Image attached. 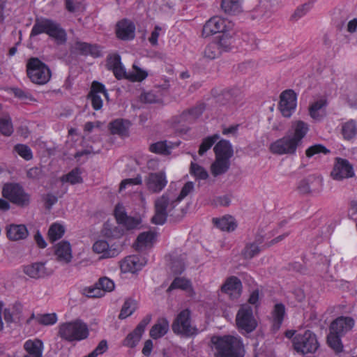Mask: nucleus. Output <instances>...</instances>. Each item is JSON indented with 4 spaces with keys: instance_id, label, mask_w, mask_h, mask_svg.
Wrapping results in <instances>:
<instances>
[{
    "instance_id": "1",
    "label": "nucleus",
    "mask_w": 357,
    "mask_h": 357,
    "mask_svg": "<svg viewBox=\"0 0 357 357\" xmlns=\"http://www.w3.org/2000/svg\"><path fill=\"white\" fill-rule=\"evenodd\" d=\"M308 130L309 126L304 121L293 122L291 129L283 137L271 144V152L278 155L294 154Z\"/></svg>"
},
{
    "instance_id": "2",
    "label": "nucleus",
    "mask_w": 357,
    "mask_h": 357,
    "mask_svg": "<svg viewBox=\"0 0 357 357\" xmlns=\"http://www.w3.org/2000/svg\"><path fill=\"white\" fill-rule=\"evenodd\" d=\"M213 345L214 357H243L245 348L238 335H215L211 340Z\"/></svg>"
},
{
    "instance_id": "3",
    "label": "nucleus",
    "mask_w": 357,
    "mask_h": 357,
    "mask_svg": "<svg viewBox=\"0 0 357 357\" xmlns=\"http://www.w3.org/2000/svg\"><path fill=\"white\" fill-rule=\"evenodd\" d=\"M180 203L176 190L168 189L154 202L155 214L151 222L155 225H163L168 215H173L174 211Z\"/></svg>"
},
{
    "instance_id": "4",
    "label": "nucleus",
    "mask_w": 357,
    "mask_h": 357,
    "mask_svg": "<svg viewBox=\"0 0 357 357\" xmlns=\"http://www.w3.org/2000/svg\"><path fill=\"white\" fill-rule=\"evenodd\" d=\"M58 335L69 342H79L88 337L89 330L86 323L81 319H76L60 324Z\"/></svg>"
},
{
    "instance_id": "5",
    "label": "nucleus",
    "mask_w": 357,
    "mask_h": 357,
    "mask_svg": "<svg viewBox=\"0 0 357 357\" xmlns=\"http://www.w3.org/2000/svg\"><path fill=\"white\" fill-rule=\"evenodd\" d=\"M172 331L184 337L197 335L199 330L192 319L191 311L188 309L181 310L174 319L172 324Z\"/></svg>"
},
{
    "instance_id": "6",
    "label": "nucleus",
    "mask_w": 357,
    "mask_h": 357,
    "mask_svg": "<svg viewBox=\"0 0 357 357\" xmlns=\"http://www.w3.org/2000/svg\"><path fill=\"white\" fill-rule=\"evenodd\" d=\"M43 33L54 38L58 45L64 44L67 39L66 31L56 23L47 19H36L30 36L34 37Z\"/></svg>"
},
{
    "instance_id": "7",
    "label": "nucleus",
    "mask_w": 357,
    "mask_h": 357,
    "mask_svg": "<svg viewBox=\"0 0 357 357\" xmlns=\"http://www.w3.org/2000/svg\"><path fill=\"white\" fill-rule=\"evenodd\" d=\"M26 74L30 80L37 84H45L51 78L48 66L36 57H31L26 63Z\"/></svg>"
},
{
    "instance_id": "8",
    "label": "nucleus",
    "mask_w": 357,
    "mask_h": 357,
    "mask_svg": "<svg viewBox=\"0 0 357 357\" xmlns=\"http://www.w3.org/2000/svg\"><path fill=\"white\" fill-rule=\"evenodd\" d=\"M292 344L294 349L303 355L314 353L319 346L316 335L310 330L295 335Z\"/></svg>"
},
{
    "instance_id": "9",
    "label": "nucleus",
    "mask_w": 357,
    "mask_h": 357,
    "mask_svg": "<svg viewBox=\"0 0 357 357\" xmlns=\"http://www.w3.org/2000/svg\"><path fill=\"white\" fill-rule=\"evenodd\" d=\"M1 194L5 199L18 206L25 207L30 203V195L18 183L4 184Z\"/></svg>"
},
{
    "instance_id": "10",
    "label": "nucleus",
    "mask_w": 357,
    "mask_h": 357,
    "mask_svg": "<svg viewBox=\"0 0 357 357\" xmlns=\"http://www.w3.org/2000/svg\"><path fill=\"white\" fill-rule=\"evenodd\" d=\"M236 321L239 330L251 333L257 326V322L253 315L252 308L248 305H243L237 312Z\"/></svg>"
},
{
    "instance_id": "11",
    "label": "nucleus",
    "mask_w": 357,
    "mask_h": 357,
    "mask_svg": "<svg viewBox=\"0 0 357 357\" xmlns=\"http://www.w3.org/2000/svg\"><path fill=\"white\" fill-rule=\"evenodd\" d=\"M147 190L151 194H158L167 185L168 181L165 171L150 172L144 178Z\"/></svg>"
},
{
    "instance_id": "12",
    "label": "nucleus",
    "mask_w": 357,
    "mask_h": 357,
    "mask_svg": "<svg viewBox=\"0 0 357 357\" xmlns=\"http://www.w3.org/2000/svg\"><path fill=\"white\" fill-rule=\"evenodd\" d=\"M233 24L220 17H213L204 24L202 30V35L204 37L213 35L217 33H225L231 29Z\"/></svg>"
},
{
    "instance_id": "13",
    "label": "nucleus",
    "mask_w": 357,
    "mask_h": 357,
    "mask_svg": "<svg viewBox=\"0 0 357 357\" xmlns=\"http://www.w3.org/2000/svg\"><path fill=\"white\" fill-rule=\"evenodd\" d=\"M331 176L334 180L337 181L351 178L354 176L353 166L347 160L336 158Z\"/></svg>"
},
{
    "instance_id": "14",
    "label": "nucleus",
    "mask_w": 357,
    "mask_h": 357,
    "mask_svg": "<svg viewBox=\"0 0 357 357\" xmlns=\"http://www.w3.org/2000/svg\"><path fill=\"white\" fill-rule=\"evenodd\" d=\"M279 109L282 116L290 117L296 107V94L291 89L285 90L280 95Z\"/></svg>"
},
{
    "instance_id": "15",
    "label": "nucleus",
    "mask_w": 357,
    "mask_h": 357,
    "mask_svg": "<svg viewBox=\"0 0 357 357\" xmlns=\"http://www.w3.org/2000/svg\"><path fill=\"white\" fill-rule=\"evenodd\" d=\"M152 317L151 314H146L142 320L138 324L133 331L130 333L123 341V344L130 348H134L140 341L142 334L146 326L151 322Z\"/></svg>"
},
{
    "instance_id": "16",
    "label": "nucleus",
    "mask_w": 357,
    "mask_h": 357,
    "mask_svg": "<svg viewBox=\"0 0 357 357\" xmlns=\"http://www.w3.org/2000/svg\"><path fill=\"white\" fill-rule=\"evenodd\" d=\"M323 178L319 176H310L307 178L301 180L297 187L301 194L311 192H319L322 190Z\"/></svg>"
},
{
    "instance_id": "17",
    "label": "nucleus",
    "mask_w": 357,
    "mask_h": 357,
    "mask_svg": "<svg viewBox=\"0 0 357 357\" xmlns=\"http://www.w3.org/2000/svg\"><path fill=\"white\" fill-rule=\"evenodd\" d=\"M146 264L145 257L139 255H130L125 257L120 264V268L123 273H134L141 270Z\"/></svg>"
},
{
    "instance_id": "18",
    "label": "nucleus",
    "mask_w": 357,
    "mask_h": 357,
    "mask_svg": "<svg viewBox=\"0 0 357 357\" xmlns=\"http://www.w3.org/2000/svg\"><path fill=\"white\" fill-rule=\"evenodd\" d=\"M354 324L355 321L352 317L341 316L331 322L329 331L344 336L347 333L351 331Z\"/></svg>"
},
{
    "instance_id": "19",
    "label": "nucleus",
    "mask_w": 357,
    "mask_h": 357,
    "mask_svg": "<svg viewBox=\"0 0 357 357\" xmlns=\"http://www.w3.org/2000/svg\"><path fill=\"white\" fill-rule=\"evenodd\" d=\"M242 283L237 277L228 278L221 287L222 292L226 294L231 299L238 298L241 293Z\"/></svg>"
},
{
    "instance_id": "20",
    "label": "nucleus",
    "mask_w": 357,
    "mask_h": 357,
    "mask_svg": "<svg viewBox=\"0 0 357 357\" xmlns=\"http://www.w3.org/2000/svg\"><path fill=\"white\" fill-rule=\"evenodd\" d=\"M135 26L131 21L124 19L116 24V36L124 40H132L135 38Z\"/></svg>"
},
{
    "instance_id": "21",
    "label": "nucleus",
    "mask_w": 357,
    "mask_h": 357,
    "mask_svg": "<svg viewBox=\"0 0 357 357\" xmlns=\"http://www.w3.org/2000/svg\"><path fill=\"white\" fill-rule=\"evenodd\" d=\"M114 215L118 223L125 226L127 229H135L140 223L139 219L128 216L124 208L119 204L115 207Z\"/></svg>"
},
{
    "instance_id": "22",
    "label": "nucleus",
    "mask_w": 357,
    "mask_h": 357,
    "mask_svg": "<svg viewBox=\"0 0 357 357\" xmlns=\"http://www.w3.org/2000/svg\"><path fill=\"white\" fill-rule=\"evenodd\" d=\"M54 254L58 261L68 264L73 257L70 244L65 241L59 242L55 245Z\"/></svg>"
},
{
    "instance_id": "23",
    "label": "nucleus",
    "mask_w": 357,
    "mask_h": 357,
    "mask_svg": "<svg viewBox=\"0 0 357 357\" xmlns=\"http://www.w3.org/2000/svg\"><path fill=\"white\" fill-rule=\"evenodd\" d=\"M24 273L31 278H40L50 275L51 273L47 271L44 263H33L23 267Z\"/></svg>"
},
{
    "instance_id": "24",
    "label": "nucleus",
    "mask_w": 357,
    "mask_h": 357,
    "mask_svg": "<svg viewBox=\"0 0 357 357\" xmlns=\"http://www.w3.org/2000/svg\"><path fill=\"white\" fill-rule=\"evenodd\" d=\"M6 234L10 240L19 241L26 238L29 232L24 225L11 224L6 227Z\"/></svg>"
},
{
    "instance_id": "25",
    "label": "nucleus",
    "mask_w": 357,
    "mask_h": 357,
    "mask_svg": "<svg viewBox=\"0 0 357 357\" xmlns=\"http://www.w3.org/2000/svg\"><path fill=\"white\" fill-rule=\"evenodd\" d=\"M75 51L83 55H91L93 57L101 56L100 47L95 44L77 41L73 46Z\"/></svg>"
},
{
    "instance_id": "26",
    "label": "nucleus",
    "mask_w": 357,
    "mask_h": 357,
    "mask_svg": "<svg viewBox=\"0 0 357 357\" xmlns=\"http://www.w3.org/2000/svg\"><path fill=\"white\" fill-rule=\"evenodd\" d=\"M26 354L24 357H42L43 344L38 339L29 340L24 344Z\"/></svg>"
},
{
    "instance_id": "27",
    "label": "nucleus",
    "mask_w": 357,
    "mask_h": 357,
    "mask_svg": "<svg viewBox=\"0 0 357 357\" xmlns=\"http://www.w3.org/2000/svg\"><path fill=\"white\" fill-rule=\"evenodd\" d=\"M169 328V321L166 318H160L156 323L151 327L149 334L150 336L157 340L162 337L168 332Z\"/></svg>"
},
{
    "instance_id": "28",
    "label": "nucleus",
    "mask_w": 357,
    "mask_h": 357,
    "mask_svg": "<svg viewBox=\"0 0 357 357\" xmlns=\"http://www.w3.org/2000/svg\"><path fill=\"white\" fill-rule=\"evenodd\" d=\"M216 157L230 159L234 154L232 146L229 141L222 139L213 148Z\"/></svg>"
},
{
    "instance_id": "29",
    "label": "nucleus",
    "mask_w": 357,
    "mask_h": 357,
    "mask_svg": "<svg viewBox=\"0 0 357 357\" xmlns=\"http://www.w3.org/2000/svg\"><path fill=\"white\" fill-rule=\"evenodd\" d=\"M93 250L98 254H102L103 258L114 257L117 255L116 249H111L108 243L104 240H98L93 245Z\"/></svg>"
},
{
    "instance_id": "30",
    "label": "nucleus",
    "mask_w": 357,
    "mask_h": 357,
    "mask_svg": "<svg viewBox=\"0 0 357 357\" xmlns=\"http://www.w3.org/2000/svg\"><path fill=\"white\" fill-rule=\"evenodd\" d=\"M213 223L220 230L233 231L237 227L235 219L231 215L223 216L221 218H213Z\"/></svg>"
},
{
    "instance_id": "31",
    "label": "nucleus",
    "mask_w": 357,
    "mask_h": 357,
    "mask_svg": "<svg viewBox=\"0 0 357 357\" xmlns=\"http://www.w3.org/2000/svg\"><path fill=\"white\" fill-rule=\"evenodd\" d=\"M229 167V159L215 156V160L211 165V171L214 176H218L227 172Z\"/></svg>"
},
{
    "instance_id": "32",
    "label": "nucleus",
    "mask_w": 357,
    "mask_h": 357,
    "mask_svg": "<svg viewBox=\"0 0 357 357\" xmlns=\"http://www.w3.org/2000/svg\"><path fill=\"white\" fill-rule=\"evenodd\" d=\"M155 237V234L153 231H146L141 233L137 238L135 243L136 249L142 250L144 248L151 246Z\"/></svg>"
},
{
    "instance_id": "33",
    "label": "nucleus",
    "mask_w": 357,
    "mask_h": 357,
    "mask_svg": "<svg viewBox=\"0 0 357 357\" xmlns=\"http://www.w3.org/2000/svg\"><path fill=\"white\" fill-rule=\"evenodd\" d=\"M130 123L123 119H116L109 123V129L112 134L127 136Z\"/></svg>"
},
{
    "instance_id": "34",
    "label": "nucleus",
    "mask_w": 357,
    "mask_h": 357,
    "mask_svg": "<svg viewBox=\"0 0 357 357\" xmlns=\"http://www.w3.org/2000/svg\"><path fill=\"white\" fill-rule=\"evenodd\" d=\"M204 109V104L197 105L187 111H184L181 115V118L183 121H194L202 114Z\"/></svg>"
},
{
    "instance_id": "35",
    "label": "nucleus",
    "mask_w": 357,
    "mask_h": 357,
    "mask_svg": "<svg viewBox=\"0 0 357 357\" xmlns=\"http://www.w3.org/2000/svg\"><path fill=\"white\" fill-rule=\"evenodd\" d=\"M261 243V241H259L258 243L257 242H250L246 243L244 248L243 249L241 252V255L245 259H251L253 257L258 255L261 249L259 246V244Z\"/></svg>"
},
{
    "instance_id": "36",
    "label": "nucleus",
    "mask_w": 357,
    "mask_h": 357,
    "mask_svg": "<svg viewBox=\"0 0 357 357\" xmlns=\"http://www.w3.org/2000/svg\"><path fill=\"white\" fill-rule=\"evenodd\" d=\"M272 314L273 317V328L274 330H278L284 319L285 314L284 305L282 303L276 304Z\"/></svg>"
},
{
    "instance_id": "37",
    "label": "nucleus",
    "mask_w": 357,
    "mask_h": 357,
    "mask_svg": "<svg viewBox=\"0 0 357 357\" xmlns=\"http://www.w3.org/2000/svg\"><path fill=\"white\" fill-rule=\"evenodd\" d=\"M342 335L330 331L327 336V343L328 346L336 353H340L343 350V344L341 341Z\"/></svg>"
},
{
    "instance_id": "38",
    "label": "nucleus",
    "mask_w": 357,
    "mask_h": 357,
    "mask_svg": "<svg viewBox=\"0 0 357 357\" xmlns=\"http://www.w3.org/2000/svg\"><path fill=\"white\" fill-rule=\"evenodd\" d=\"M222 9L228 14L235 15L241 11V3L238 0H222Z\"/></svg>"
},
{
    "instance_id": "39",
    "label": "nucleus",
    "mask_w": 357,
    "mask_h": 357,
    "mask_svg": "<svg viewBox=\"0 0 357 357\" xmlns=\"http://www.w3.org/2000/svg\"><path fill=\"white\" fill-rule=\"evenodd\" d=\"M341 132L344 139L349 140L354 138L357 133V128L356 123L351 120L346 123H342Z\"/></svg>"
},
{
    "instance_id": "40",
    "label": "nucleus",
    "mask_w": 357,
    "mask_h": 357,
    "mask_svg": "<svg viewBox=\"0 0 357 357\" xmlns=\"http://www.w3.org/2000/svg\"><path fill=\"white\" fill-rule=\"evenodd\" d=\"M171 144L172 143L168 144L167 141L158 142L150 145L149 151L157 154L168 155L172 148Z\"/></svg>"
},
{
    "instance_id": "41",
    "label": "nucleus",
    "mask_w": 357,
    "mask_h": 357,
    "mask_svg": "<svg viewBox=\"0 0 357 357\" xmlns=\"http://www.w3.org/2000/svg\"><path fill=\"white\" fill-rule=\"evenodd\" d=\"M32 319H36L38 324L44 326L53 325L57 321V316L55 313L38 314L36 317L33 314L27 322L29 323Z\"/></svg>"
},
{
    "instance_id": "42",
    "label": "nucleus",
    "mask_w": 357,
    "mask_h": 357,
    "mask_svg": "<svg viewBox=\"0 0 357 357\" xmlns=\"http://www.w3.org/2000/svg\"><path fill=\"white\" fill-rule=\"evenodd\" d=\"M219 45L216 42L209 43L204 49L203 55L208 60H213L221 54Z\"/></svg>"
},
{
    "instance_id": "43",
    "label": "nucleus",
    "mask_w": 357,
    "mask_h": 357,
    "mask_svg": "<svg viewBox=\"0 0 357 357\" xmlns=\"http://www.w3.org/2000/svg\"><path fill=\"white\" fill-rule=\"evenodd\" d=\"M137 308V303L132 299H128L123 303L119 318L123 319L130 316Z\"/></svg>"
},
{
    "instance_id": "44",
    "label": "nucleus",
    "mask_w": 357,
    "mask_h": 357,
    "mask_svg": "<svg viewBox=\"0 0 357 357\" xmlns=\"http://www.w3.org/2000/svg\"><path fill=\"white\" fill-rule=\"evenodd\" d=\"M65 233L63 226L58 223L52 224L48 231V236L51 241L54 242L61 238Z\"/></svg>"
},
{
    "instance_id": "45",
    "label": "nucleus",
    "mask_w": 357,
    "mask_h": 357,
    "mask_svg": "<svg viewBox=\"0 0 357 357\" xmlns=\"http://www.w3.org/2000/svg\"><path fill=\"white\" fill-rule=\"evenodd\" d=\"M160 88L156 87L155 89L144 93L141 95V100L147 103L158 102L161 100V94H159Z\"/></svg>"
},
{
    "instance_id": "46",
    "label": "nucleus",
    "mask_w": 357,
    "mask_h": 357,
    "mask_svg": "<svg viewBox=\"0 0 357 357\" xmlns=\"http://www.w3.org/2000/svg\"><path fill=\"white\" fill-rule=\"evenodd\" d=\"M132 69V72L128 73L127 79L131 82H142L147 77V72H146L144 70H142L135 64H133Z\"/></svg>"
},
{
    "instance_id": "47",
    "label": "nucleus",
    "mask_w": 357,
    "mask_h": 357,
    "mask_svg": "<svg viewBox=\"0 0 357 357\" xmlns=\"http://www.w3.org/2000/svg\"><path fill=\"white\" fill-rule=\"evenodd\" d=\"M80 174L81 173L79 169L76 168L73 169L66 175L63 176L61 180L62 182H68L72 185L80 183L82 182V178L80 176Z\"/></svg>"
},
{
    "instance_id": "48",
    "label": "nucleus",
    "mask_w": 357,
    "mask_h": 357,
    "mask_svg": "<svg viewBox=\"0 0 357 357\" xmlns=\"http://www.w3.org/2000/svg\"><path fill=\"white\" fill-rule=\"evenodd\" d=\"M220 138L219 135L215 134L212 136L208 137L203 139L200 144L198 153L199 155H203L211 147L215 144V142Z\"/></svg>"
},
{
    "instance_id": "49",
    "label": "nucleus",
    "mask_w": 357,
    "mask_h": 357,
    "mask_svg": "<svg viewBox=\"0 0 357 357\" xmlns=\"http://www.w3.org/2000/svg\"><path fill=\"white\" fill-rule=\"evenodd\" d=\"M326 104L327 102L325 99H320L312 103L309 108L310 116L314 119L319 120L321 116L319 114V110L325 107Z\"/></svg>"
},
{
    "instance_id": "50",
    "label": "nucleus",
    "mask_w": 357,
    "mask_h": 357,
    "mask_svg": "<svg viewBox=\"0 0 357 357\" xmlns=\"http://www.w3.org/2000/svg\"><path fill=\"white\" fill-rule=\"evenodd\" d=\"M185 259V255H183L172 259L171 269L174 274H181L184 271Z\"/></svg>"
},
{
    "instance_id": "51",
    "label": "nucleus",
    "mask_w": 357,
    "mask_h": 357,
    "mask_svg": "<svg viewBox=\"0 0 357 357\" xmlns=\"http://www.w3.org/2000/svg\"><path fill=\"white\" fill-rule=\"evenodd\" d=\"M190 172L197 179L205 180L208 176L207 171L203 167L195 162L191 163Z\"/></svg>"
},
{
    "instance_id": "52",
    "label": "nucleus",
    "mask_w": 357,
    "mask_h": 357,
    "mask_svg": "<svg viewBox=\"0 0 357 357\" xmlns=\"http://www.w3.org/2000/svg\"><path fill=\"white\" fill-rule=\"evenodd\" d=\"M0 132L5 136H10L13 132L11 119L9 116L0 118Z\"/></svg>"
},
{
    "instance_id": "53",
    "label": "nucleus",
    "mask_w": 357,
    "mask_h": 357,
    "mask_svg": "<svg viewBox=\"0 0 357 357\" xmlns=\"http://www.w3.org/2000/svg\"><path fill=\"white\" fill-rule=\"evenodd\" d=\"M14 151L26 160H30L33 158V153L31 149L26 144H17L14 146Z\"/></svg>"
},
{
    "instance_id": "54",
    "label": "nucleus",
    "mask_w": 357,
    "mask_h": 357,
    "mask_svg": "<svg viewBox=\"0 0 357 357\" xmlns=\"http://www.w3.org/2000/svg\"><path fill=\"white\" fill-rule=\"evenodd\" d=\"M190 287V280L184 278H176L170 286L169 287L167 291H172L175 289H181L183 290H185Z\"/></svg>"
},
{
    "instance_id": "55",
    "label": "nucleus",
    "mask_w": 357,
    "mask_h": 357,
    "mask_svg": "<svg viewBox=\"0 0 357 357\" xmlns=\"http://www.w3.org/2000/svg\"><path fill=\"white\" fill-rule=\"evenodd\" d=\"M216 43L219 45V48L221 50V52H227L231 50L232 46V38L230 36H229L227 34H225V33H223V34L220 36L219 40Z\"/></svg>"
},
{
    "instance_id": "56",
    "label": "nucleus",
    "mask_w": 357,
    "mask_h": 357,
    "mask_svg": "<svg viewBox=\"0 0 357 357\" xmlns=\"http://www.w3.org/2000/svg\"><path fill=\"white\" fill-rule=\"evenodd\" d=\"M330 152L328 149H327L324 146L321 144H314L313 146H310L305 151V155L307 158H311L316 154L319 153H324L327 154Z\"/></svg>"
},
{
    "instance_id": "57",
    "label": "nucleus",
    "mask_w": 357,
    "mask_h": 357,
    "mask_svg": "<svg viewBox=\"0 0 357 357\" xmlns=\"http://www.w3.org/2000/svg\"><path fill=\"white\" fill-rule=\"evenodd\" d=\"M97 285L99 286L100 289L104 291H112L114 289V282L107 277H103L99 279L97 282Z\"/></svg>"
},
{
    "instance_id": "58",
    "label": "nucleus",
    "mask_w": 357,
    "mask_h": 357,
    "mask_svg": "<svg viewBox=\"0 0 357 357\" xmlns=\"http://www.w3.org/2000/svg\"><path fill=\"white\" fill-rule=\"evenodd\" d=\"M83 294L89 298H100L104 295V293L100 289L97 283L93 287H89L84 289Z\"/></svg>"
},
{
    "instance_id": "59",
    "label": "nucleus",
    "mask_w": 357,
    "mask_h": 357,
    "mask_svg": "<svg viewBox=\"0 0 357 357\" xmlns=\"http://www.w3.org/2000/svg\"><path fill=\"white\" fill-rule=\"evenodd\" d=\"M142 183V178L141 175L138 174L136 177L132 178H126L123 180L119 186V191L125 190L128 185H137Z\"/></svg>"
},
{
    "instance_id": "60",
    "label": "nucleus",
    "mask_w": 357,
    "mask_h": 357,
    "mask_svg": "<svg viewBox=\"0 0 357 357\" xmlns=\"http://www.w3.org/2000/svg\"><path fill=\"white\" fill-rule=\"evenodd\" d=\"M11 91L14 94L15 97L22 100H33V98L32 95L26 91L17 87H13L10 89Z\"/></svg>"
},
{
    "instance_id": "61",
    "label": "nucleus",
    "mask_w": 357,
    "mask_h": 357,
    "mask_svg": "<svg viewBox=\"0 0 357 357\" xmlns=\"http://www.w3.org/2000/svg\"><path fill=\"white\" fill-rule=\"evenodd\" d=\"M194 190V183L192 181H188L185 183L179 194H177V199L181 202L185 197H186Z\"/></svg>"
},
{
    "instance_id": "62",
    "label": "nucleus",
    "mask_w": 357,
    "mask_h": 357,
    "mask_svg": "<svg viewBox=\"0 0 357 357\" xmlns=\"http://www.w3.org/2000/svg\"><path fill=\"white\" fill-rule=\"evenodd\" d=\"M107 349V343L106 340H102L99 342L96 349L85 357H97L98 355L103 354Z\"/></svg>"
},
{
    "instance_id": "63",
    "label": "nucleus",
    "mask_w": 357,
    "mask_h": 357,
    "mask_svg": "<svg viewBox=\"0 0 357 357\" xmlns=\"http://www.w3.org/2000/svg\"><path fill=\"white\" fill-rule=\"evenodd\" d=\"M102 93L107 98V92L105 86L98 82H93L92 83L91 89L89 94H99Z\"/></svg>"
},
{
    "instance_id": "64",
    "label": "nucleus",
    "mask_w": 357,
    "mask_h": 357,
    "mask_svg": "<svg viewBox=\"0 0 357 357\" xmlns=\"http://www.w3.org/2000/svg\"><path fill=\"white\" fill-rule=\"evenodd\" d=\"M121 63V56L119 54H112L107 57V67L109 70H112Z\"/></svg>"
}]
</instances>
